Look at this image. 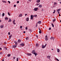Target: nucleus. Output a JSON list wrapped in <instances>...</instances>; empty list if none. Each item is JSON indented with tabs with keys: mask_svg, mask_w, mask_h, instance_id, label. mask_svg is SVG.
Here are the masks:
<instances>
[{
	"mask_svg": "<svg viewBox=\"0 0 61 61\" xmlns=\"http://www.w3.org/2000/svg\"><path fill=\"white\" fill-rule=\"evenodd\" d=\"M20 45L21 46H24V45H25L23 43H21V44H20Z\"/></svg>",
	"mask_w": 61,
	"mask_h": 61,
	"instance_id": "412c9836",
	"label": "nucleus"
},
{
	"mask_svg": "<svg viewBox=\"0 0 61 61\" xmlns=\"http://www.w3.org/2000/svg\"><path fill=\"white\" fill-rule=\"evenodd\" d=\"M2 21L1 20H0V22H1Z\"/></svg>",
	"mask_w": 61,
	"mask_h": 61,
	"instance_id": "69168bd1",
	"label": "nucleus"
},
{
	"mask_svg": "<svg viewBox=\"0 0 61 61\" xmlns=\"http://www.w3.org/2000/svg\"><path fill=\"white\" fill-rule=\"evenodd\" d=\"M4 43L5 44H6V42H5Z\"/></svg>",
	"mask_w": 61,
	"mask_h": 61,
	"instance_id": "6e6d98bb",
	"label": "nucleus"
},
{
	"mask_svg": "<svg viewBox=\"0 0 61 61\" xmlns=\"http://www.w3.org/2000/svg\"><path fill=\"white\" fill-rule=\"evenodd\" d=\"M45 47L44 45H42V48H45Z\"/></svg>",
	"mask_w": 61,
	"mask_h": 61,
	"instance_id": "39448f33",
	"label": "nucleus"
},
{
	"mask_svg": "<svg viewBox=\"0 0 61 61\" xmlns=\"http://www.w3.org/2000/svg\"><path fill=\"white\" fill-rule=\"evenodd\" d=\"M30 32H32V30H30Z\"/></svg>",
	"mask_w": 61,
	"mask_h": 61,
	"instance_id": "09e8293b",
	"label": "nucleus"
},
{
	"mask_svg": "<svg viewBox=\"0 0 61 61\" xmlns=\"http://www.w3.org/2000/svg\"><path fill=\"white\" fill-rule=\"evenodd\" d=\"M46 44L45 45V46H45V47H46Z\"/></svg>",
	"mask_w": 61,
	"mask_h": 61,
	"instance_id": "864d4df0",
	"label": "nucleus"
},
{
	"mask_svg": "<svg viewBox=\"0 0 61 61\" xmlns=\"http://www.w3.org/2000/svg\"><path fill=\"white\" fill-rule=\"evenodd\" d=\"M60 9H59L57 10L56 11L57 12H59V11H60Z\"/></svg>",
	"mask_w": 61,
	"mask_h": 61,
	"instance_id": "a878e982",
	"label": "nucleus"
},
{
	"mask_svg": "<svg viewBox=\"0 0 61 61\" xmlns=\"http://www.w3.org/2000/svg\"><path fill=\"white\" fill-rule=\"evenodd\" d=\"M4 27V25H2L0 26V28H3V27Z\"/></svg>",
	"mask_w": 61,
	"mask_h": 61,
	"instance_id": "b1692460",
	"label": "nucleus"
},
{
	"mask_svg": "<svg viewBox=\"0 0 61 61\" xmlns=\"http://www.w3.org/2000/svg\"><path fill=\"white\" fill-rule=\"evenodd\" d=\"M42 6V5H39V7H40V8H41Z\"/></svg>",
	"mask_w": 61,
	"mask_h": 61,
	"instance_id": "4be33fe9",
	"label": "nucleus"
},
{
	"mask_svg": "<svg viewBox=\"0 0 61 61\" xmlns=\"http://www.w3.org/2000/svg\"><path fill=\"white\" fill-rule=\"evenodd\" d=\"M59 16H60V14H59Z\"/></svg>",
	"mask_w": 61,
	"mask_h": 61,
	"instance_id": "e2e57ef3",
	"label": "nucleus"
},
{
	"mask_svg": "<svg viewBox=\"0 0 61 61\" xmlns=\"http://www.w3.org/2000/svg\"><path fill=\"white\" fill-rule=\"evenodd\" d=\"M34 54V55H35L36 56L37 55V53L35 52Z\"/></svg>",
	"mask_w": 61,
	"mask_h": 61,
	"instance_id": "aec40b11",
	"label": "nucleus"
},
{
	"mask_svg": "<svg viewBox=\"0 0 61 61\" xmlns=\"http://www.w3.org/2000/svg\"><path fill=\"white\" fill-rule=\"evenodd\" d=\"M19 1H17V4H19Z\"/></svg>",
	"mask_w": 61,
	"mask_h": 61,
	"instance_id": "58836bf2",
	"label": "nucleus"
},
{
	"mask_svg": "<svg viewBox=\"0 0 61 61\" xmlns=\"http://www.w3.org/2000/svg\"><path fill=\"white\" fill-rule=\"evenodd\" d=\"M54 11L53 12V14H55V12H56V10H54Z\"/></svg>",
	"mask_w": 61,
	"mask_h": 61,
	"instance_id": "2f4dec72",
	"label": "nucleus"
},
{
	"mask_svg": "<svg viewBox=\"0 0 61 61\" xmlns=\"http://www.w3.org/2000/svg\"><path fill=\"white\" fill-rule=\"evenodd\" d=\"M54 39H55V38L53 37H51L50 38V39L51 40H54Z\"/></svg>",
	"mask_w": 61,
	"mask_h": 61,
	"instance_id": "0eeeda50",
	"label": "nucleus"
},
{
	"mask_svg": "<svg viewBox=\"0 0 61 61\" xmlns=\"http://www.w3.org/2000/svg\"><path fill=\"white\" fill-rule=\"evenodd\" d=\"M30 19H31L32 20L33 19V15H31L30 16Z\"/></svg>",
	"mask_w": 61,
	"mask_h": 61,
	"instance_id": "7ed1b4c3",
	"label": "nucleus"
},
{
	"mask_svg": "<svg viewBox=\"0 0 61 61\" xmlns=\"http://www.w3.org/2000/svg\"><path fill=\"white\" fill-rule=\"evenodd\" d=\"M38 23L39 24H41V21H39L38 22Z\"/></svg>",
	"mask_w": 61,
	"mask_h": 61,
	"instance_id": "6ab92c4d",
	"label": "nucleus"
},
{
	"mask_svg": "<svg viewBox=\"0 0 61 61\" xmlns=\"http://www.w3.org/2000/svg\"><path fill=\"white\" fill-rule=\"evenodd\" d=\"M8 13L9 15H10V13H9V12H8Z\"/></svg>",
	"mask_w": 61,
	"mask_h": 61,
	"instance_id": "4c0bfd02",
	"label": "nucleus"
},
{
	"mask_svg": "<svg viewBox=\"0 0 61 61\" xmlns=\"http://www.w3.org/2000/svg\"><path fill=\"white\" fill-rule=\"evenodd\" d=\"M13 59H15V57H13Z\"/></svg>",
	"mask_w": 61,
	"mask_h": 61,
	"instance_id": "5fc2aeb1",
	"label": "nucleus"
},
{
	"mask_svg": "<svg viewBox=\"0 0 61 61\" xmlns=\"http://www.w3.org/2000/svg\"><path fill=\"white\" fill-rule=\"evenodd\" d=\"M9 19V20L8 21V22H10L12 21V20H11V19Z\"/></svg>",
	"mask_w": 61,
	"mask_h": 61,
	"instance_id": "dca6fc26",
	"label": "nucleus"
},
{
	"mask_svg": "<svg viewBox=\"0 0 61 61\" xmlns=\"http://www.w3.org/2000/svg\"><path fill=\"white\" fill-rule=\"evenodd\" d=\"M15 20H14V21L13 22V24L14 25H15V24H16L15 23Z\"/></svg>",
	"mask_w": 61,
	"mask_h": 61,
	"instance_id": "f8f14e48",
	"label": "nucleus"
},
{
	"mask_svg": "<svg viewBox=\"0 0 61 61\" xmlns=\"http://www.w3.org/2000/svg\"><path fill=\"white\" fill-rule=\"evenodd\" d=\"M11 56V54H9L8 55V57H9V56Z\"/></svg>",
	"mask_w": 61,
	"mask_h": 61,
	"instance_id": "5701e85b",
	"label": "nucleus"
},
{
	"mask_svg": "<svg viewBox=\"0 0 61 61\" xmlns=\"http://www.w3.org/2000/svg\"><path fill=\"white\" fill-rule=\"evenodd\" d=\"M24 33H25V31H24Z\"/></svg>",
	"mask_w": 61,
	"mask_h": 61,
	"instance_id": "bf43d9fd",
	"label": "nucleus"
},
{
	"mask_svg": "<svg viewBox=\"0 0 61 61\" xmlns=\"http://www.w3.org/2000/svg\"><path fill=\"white\" fill-rule=\"evenodd\" d=\"M16 47V46L15 45H14L12 46V47L13 48H15Z\"/></svg>",
	"mask_w": 61,
	"mask_h": 61,
	"instance_id": "2eb2a0df",
	"label": "nucleus"
},
{
	"mask_svg": "<svg viewBox=\"0 0 61 61\" xmlns=\"http://www.w3.org/2000/svg\"><path fill=\"white\" fill-rule=\"evenodd\" d=\"M56 5V2H54V5Z\"/></svg>",
	"mask_w": 61,
	"mask_h": 61,
	"instance_id": "473e14b6",
	"label": "nucleus"
},
{
	"mask_svg": "<svg viewBox=\"0 0 61 61\" xmlns=\"http://www.w3.org/2000/svg\"><path fill=\"white\" fill-rule=\"evenodd\" d=\"M8 3H9V4H10V3H11L10 2V1H8Z\"/></svg>",
	"mask_w": 61,
	"mask_h": 61,
	"instance_id": "37998d69",
	"label": "nucleus"
},
{
	"mask_svg": "<svg viewBox=\"0 0 61 61\" xmlns=\"http://www.w3.org/2000/svg\"><path fill=\"white\" fill-rule=\"evenodd\" d=\"M39 30L40 31H39V32L40 34H41V32H42V31H41V30H40V29Z\"/></svg>",
	"mask_w": 61,
	"mask_h": 61,
	"instance_id": "393cba45",
	"label": "nucleus"
},
{
	"mask_svg": "<svg viewBox=\"0 0 61 61\" xmlns=\"http://www.w3.org/2000/svg\"><path fill=\"white\" fill-rule=\"evenodd\" d=\"M36 47H38L39 46V44L37 43L36 44Z\"/></svg>",
	"mask_w": 61,
	"mask_h": 61,
	"instance_id": "9b49d317",
	"label": "nucleus"
},
{
	"mask_svg": "<svg viewBox=\"0 0 61 61\" xmlns=\"http://www.w3.org/2000/svg\"><path fill=\"white\" fill-rule=\"evenodd\" d=\"M51 28H49V30H51Z\"/></svg>",
	"mask_w": 61,
	"mask_h": 61,
	"instance_id": "49530a36",
	"label": "nucleus"
},
{
	"mask_svg": "<svg viewBox=\"0 0 61 61\" xmlns=\"http://www.w3.org/2000/svg\"><path fill=\"white\" fill-rule=\"evenodd\" d=\"M47 57L49 59H50V57L49 56H47Z\"/></svg>",
	"mask_w": 61,
	"mask_h": 61,
	"instance_id": "4468645a",
	"label": "nucleus"
},
{
	"mask_svg": "<svg viewBox=\"0 0 61 61\" xmlns=\"http://www.w3.org/2000/svg\"><path fill=\"white\" fill-rule=\"evenodd\" d=\"M33 17H36V18L37 17V15H33Z\"/></svg>",
	"mask_w": 61,
	"mask_h": 61,
	"instance_id": "ddd939ff",
	"label": "nucleus"
},
{
	"mask_svg": "<svg viewBox=\"0 0 61 61\" xmlns=\"http://www.w3.org/2000/svg\"><path fill=\"white\" fill-rule=\"evenodd\" d=\"M26 20L27 21H29V18H26Z\"/></svg>",
	"mask_w": 61,
	"mask_h": 61,
	"instance_id": "423d86ee",
	"label": "nucleus"
},
{
	"mask_svg": "<svg viewBox=\"0 0 61 61\" xmlns=\"http://www.w3.org/2000/svg\"><path fill=\"white\" fill-rule=\"evenodd\" d=\"M56 19H54L53 20V22H55V21H56Z\"/></svg>",
	"mask_w": 61,
	"mask_h": 61,
	"instance_id": "c85d7f7f",
	"label": "nucleus"
},
{
	"mask_svg": "<svg viewBox=\"0 0 61 61\" xmlns=\"http://www.w3.org/2000/svg\"><path fill=\"white\" fill-rule=\"evenodd\" d=\"M0 50H2V48H0Z\"/></svg>",
	"mask_w": 61,
	"mask_h": 61,
	"instance_id": "052dcab7",
	"label": "nucleus"
},
{
	"mask_svg": "<svg viewBox=\"0 0 61 61\" xmlns=\"http://www.w3.org/2000/svg\"><path fill=\"white\" fill-rule=\"evenodd\" d=\"M14 43H15V44H17V43H16V41H15Z\"/></svg>",
	"mask_w": 61,
	"mask_h": 61,
	"instance_id": "79ce46f5",
	"label": "nucleus"
},
{
	"mask_svg": "<svg viewBox=\"0 0 61 61\" xmlns=\"http://www.w3.org/2000/svg\"><path fill=\"white\" fill-rule=\"evenodd\" d=\"M39 4H36V5H39Z\"/></svg>",
	"mask_w": 61,
	"mask_h": 61,
	"instance_id": "ea45409f",
	"label": "nucleus"
},
{
	"mask_svg": "<svg viewBox=\"0 0 61 61\" xmlns=\"http://www.w3.org/2000/svg\"><path fill=\"white\" fill-rule=\"evenodd\" d=\"M56 59L57 60V61H59V60H58V59H57L56 58Z\"/></svg>",
	"mask_w": 61,
	"mask_h": 61,
	"instance_id": "f704fd0d",
	"label": "nucleus"
},
{
	"mask_svg": "<svg viewBox=\"0 0 61 61\" xmlns=\"http://www.w3.org/2000/svg\"><path fill=\"white\" fill-rule=\"evenodd\" d=\"M18 58H17V61H18Z\"/></svg>",
	"mask_w": 61,
	"mask_h": 61,
	"instance_id": "a18cd8bd",
	"label": "nucleus"
},
{
	"mask_svg": "<svg viewBox=\"0 0 61 61\" xmlns=\"http://www.w3.org/2000/svg\"><path fill=\"white\" fill-rule=\"evenodd\" d=\"M27 28H28L27 27H25V29L26 30H27V29H28Z\"/></svg>",
	"mask_w": 61,
	"mask_h": 61,
	"instance_id": "e433bc0d",
	"label": "nucleus"
},
{
	"mask_svg": "<svg viewBox=\"0 0 61 61\" xmlns=\"http://www.w3.org/2000/svg\"><path fill=\"white\" fill-rule=\"evenodd\" d=\"M27 3H29V2L28 1V2H27Z\"/></svg>",
	"mask_w": 61,
	"mask_h": 61,
	"instance_id": "774afa93",
	"label": "nucleus"
},
{
	"mask_svg": "<svg viewBox=\"0 0 61 61\" xmlns=\"http://www.w3.org/2000/svg\"><path fill=\"white\" fill-rule=\"evenodd\" d=\"M31 0H29V1H30V2H31Z\"/></svg>",
	"mask_w": 61,
	"mask_h": 61,
	"instance_id": "13d9d810",
	"label": "nucleus"
},
{
	"mask_svg": "<svg viewBox=\"0 0 61 61\" xmlns=\"http://www.w3.org/2000/svg\"><path fill=\"white\" fill-rule=\"evenodd\" d=\"M22 14H20L19 15V17H22Z\"/></svg>",
	"mask_w": 61,
	"mask_h": 61,
	"instance_id": "9d476101",
	"label": "nucleus"
},
{
	"mask_svg": "<svg viewBox=\"0 0 61 61\" xmlns=\"http://www.w3.org/2000/svg\"><path fill=\"white\" fill-rule=\"evenodd\" d=\"M2 52H0V55H2Z\"/></svg>",
	"mask_w": 61,
	"mask_h": 61,
	"instance_id": "8fccbe9b",
	"label": "nucleus"
},
{
	"mask_svg": "<svg viewBox=\"0 0 61 61\" xmlns=\"http://www.w3.org/2000/svg\"><path fill=\"white\" fill-rule=\"evenodd\" d=\"M18 42H19V43H20V42H21V40L19 39L18 40Z\"/></svg>",
	"mask_w": 61,
	"mask_h": 61,
	"instance_id": "cd10ccee",
	"label": "nucleus"
},
{
	"mask_svg": "<svg viewBox=\"0 0 61 61\" xmlns=\"http://www.w3.org/2000/svg\"><path fill=\"white\" fill-rule=\"evenodd\" d=\"M58 14H60V12L59 11H58Z\"/></svg>",
	"mask_w": 61,
	"mask_h": 61,
	"instance_id": "3c124183",
	"label": "nucleus"
},
{
	"mask_svg": "<svg viewBox=\"0 0 61 61\" xmlns=\"http://www.w3.org/2000/svg\"><path fill=\"white\" fill-rule=\"evenodd\" d=\"M45 39L46 41H47V40H48V38H47V36H46V35L45 36Z\"/></svg>",
	"mask_w": 61,
	"mask_h": 61,
	"instance_id": "f03ea898",
	"label": "nucleus"
},
{
	"mask_svg": "<svg viewBox=\"0 0 61 61\" xmlns=\"http://www.w3.org/2000/svg\"><path fill=\"white\" fill-rule=\"evenodd\" d=\"M27 55L28 56H31V55H32V54H31L28 53H27Z\"/></svg>",
	"mask_w": 61,
	"mask_h": 61,
	"instance_id": "1a4fd4ad",
	"label": "nucleus"
},
{
	"mask_svg": "<svg viewBox=\"0 0 61 61\" xmlns=\"http://www.w3.org/2000/svg\"><path fill=\"white\" fill-rule=\"evenodd\" d=\"M8 34L9 35H10V32H9Z\"/></svg>",
	"mask_w": 61,
	"mask_h": 61,
	"instance_id": "c03bdc74",
	"label": "nucleus"
},
{
	"mask_svg": "<svg viewBox=\"0 0 61 61\" xmlns=\"http://www.w3.org/2000/svg\"><path fill=\"white\" fill-rule=\"evenodd\" d=\"M36 52V51H35L33 50L32 51V54H34L35 52Z\"/></svg>",
	"mask_w": 61,
	"mask_h": 61,
	"instance_id": "6e6552de",
	"label": "nucleus"
},
{
	"mask_svg": "<svg viewBox=\"0 0 61 61\" xmlns=\"http://www.w3.org/2000/svg\"><path fill=\"white\" fill-rule=\"evenodd\" d=\"M27 15V14H25V16H26V15Z\"/></svg>",
	"mask_w": 61,
	"mask_h": 61,
	"instance_id": "4d7b16f0",
	"label": "nucleus"
},
{
	"mask_svg": "<svg viewBox=\"0 0 61 61\" xmlns=\"http://www.w3.org/2000/svg\"><path fill=\"white\" fill-rule=\"evenodd\" d=\"M26 40H28V37H27L26 38Z\"/></svg>",
	"mask_w": 61,
	"mask_h": 61,
	"instance_id": "c9c22d12",
	"label": "nucleus"
},
{
	"mask_svg": "<svg viewBox=\"0 0 61 61\" xmlns=\"http://www.w3.org/2000/svg\"><path fill=\"white\" fill-rule=\"evenodd\" d=\"M2 61H4V60H3Z\"/></svg>",
	"mask_w": 61,
	"mask_h": 61,
	"instance_id": "338daca9",
	"label": "nucleus"
},
{
	"mask_svg": "<svg viewBox=\"0 0 61 61\" xmlns=\"http://www.w3.org/2000/svg\"><path fill=\"white\" fill-rule=\"evenodd\" d=\"M2 2L3 3H6V2L5 1L2 0Z\"/></svg>",
	"mask_w": 61,
	"mask_h": 61,
	"instance_id": "bb28decb",
	"label": "nucleus"
},
{
	"mask_svg": "<svg viewBox=\"0 0 61 61\" xmlns=\"http://www.w3.org/2000/svg\"><path fill=\"white\" fill-rule=\"evenodd\" d=\"M36 36L37 38H38V36Z\"/></svg>",
	"mask_w": 61,
	"mask_h": 61,
	"instance_id": "680f3d73",
	"label": "nucleus"
},
{
	"mask_svg": "<svg viewBox=\"0 0 61 61\" xmlns=\"http://www.w3.org/2000/svg\"><path fill=\"white\" fill-rule=\"evenodd\" d=\"M14 7H16V5H14Z\"/></svg>",
	"mask_w": 61,
	"mask_h": 61,
	"instance_id": "de8ad7c7",
	"label": "nucleus"
},
{
	"mask_svg": "<svg viewBox=\"0 0 61 61\" xmlns=\"http://www.w3.org/2000/svg\"><path fill=\"white\" fill-rule=\"evenodd\" d=\"M5 15V13H3L2 14V16H4Z\"/></svg>",
	"mask_w": 61,
	"mask_h": 61,
	"instance_id": "7c9ffc66",
	"label": "nucleus"
},
{
	"mask_svg": "<svg viewBox=\"0 0 61 61\" xmlns=\"http://www.w3.org/2000/svg\"><path fill=\"white\" fill-rule=\"evenodd\" d=\"M36 2L37 3H40V0H37Z\"/></svg>",
	"mask_w": 61,
	"mask_h": 61,
	"instance_id": "f3484780",
	"label": "nucleus"
},
{
	"mask_svg": "<svg viewBox=\"0 0 61 61\" xmlns=\"http://www.w3.org/2000/svg\"><path fill=\"white\" fill-rule=\"evenodd\" d=\"M38 8H35L34 9V11H37V10H38Z\"/></svg>",
	"mask_w": 61,
	"mask_h": 61,
	"instance_id": "f257e3e1",
	"label": "nucleus"
},
{
	"mask_svg": "<svg viewBox=\"0 0 61 61\" xmlns=\"http://www.w3.org/2000/svg\"><path fill=\"white\" fill-rule=\"evenodd\" d=\"M51 50H54V49H52Z\"/></svg>",
	"mask_w": 61,
	"mask_h": 61,
	"instance_id": "0e129e2a",
	"label": "nucleus"
},
{
	"mask_svg": "<svg viewBox=\"0 0 61 61\" xmlns=\"http://www.w3.org/2000/svg\"><path fill=\"white\" fill-rule=\"evenodd\" d=\"M57 52H60V50H59V49H57Z\"/></svg>",
	"mask_w": 61,
	"mask_h": 61,
	"instance_id": "a211bd4d",
	"label": "nucleus"
},
{
	"mask_svg": "<svg viewBox=\"0 0 61 61\" xmlns=\"http://www.w3.org/2000/svg\"><path fill=\"white\" fill-rule=\"evenodd\" d=\"M12 35H11L10 36H9V40H10V39L11 38V37H12Z\"/></svg>",
	"mask_w": 61,
	"mask_h": 61,
	"instance_id": "20e7f679",
	"label": "nucleus"
},
{
	"mask_svg": "<svg viewBox=\"0 0 61 61\" xmlns=\"http://www.w3.org/2000/svg\"><path fill=\"white\" fill-rule=\"evenodd\" d=\"M51 25H52V27H54V24H53V23H52Z\"/></svg>",
	"mask_w": 61,
	"mask_h": 61,
	"instance_id": "72a5a7b5",
	"label": "nucleus"
},
{
	"mask_svg": "<svg viewBox=\"0 0 61 61\" xmlns=\"http://www.w3.org/2000/svg\"><path fill=\"white\" fill-rule=\"evenodd\" d=\"M37 24H36V27H37Z\"/></svg>",
	"mask_w": 61,
	"mask_h": 61,
	"instance_id": "603ef678",
	"label": "nucleus"
},
{
	"mask_svg": "<svg viewBox=\"0 0 61 61\" xmlns=\"http://www.w3.org/2000/svg\"><path fill=\"white\" fill-rule=\"evenodd\" d=\"M8 18H7V17H6L5 18V20H8Z\"/></svg>",
	"mask_w": 61,
	"mask_h": 61,
	"instance_id": "c756f323",
	"label": "nucleus"
},
{
	"mask_svg": "<svg viewBox=\"0 0 61 61\" xmlns=\"http://www.w3.org/2000/svg\"><path fill=\"white\" fill-rule=\"evenodd\" d=\"M22 27H23L22 26H20V28L21 29L22 28Z\"/></svg>",
	"mask_w": 61,
	"mask_h": 61,
	"instance_id": "a19ab883",
	"label": "nucleus"
}]
</instances>
